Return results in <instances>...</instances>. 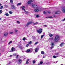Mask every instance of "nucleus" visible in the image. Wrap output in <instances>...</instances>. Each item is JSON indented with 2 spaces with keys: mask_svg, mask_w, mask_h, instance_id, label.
<instances>
[{
  "mask_svg": "<svg viewBox=\"0 0 65 65\" xmlns=\"http://www.w3.org/2000/svg\"><path fill=\"white\" fill-rule=\"evenodd\" d=\"M59 39L60 38H59V36L57 35L55 37V38L54 41H55L57 42V41H58V40H59Z\"/></svg>",
  "mask_w": 65,
  "mask_h": 65,
  "instance_id": "1",
  "label": "nucleus"
},
{
  "mask_svg": "<svg viewBox=\"0 0 65 65\" xmlns=\"http://www.w3.org/2000/svg\"><path fill=\"white\" fill-rule=\"evenodd\" d=\"M42 28H40L39 30L38 29L37 30V31L38 33H39V34H41V32H42Z\"/></svg>",
  "mask_w": 65,
  "mask_h": 65,
  "instance_id": "2",
  "label": "nucleus"
},
{
  "mask_svg": "<svg viewBox=\"0 0 65 65\" xmlns=\"http://www.w3.org/2000/svg\"><path fill=\"white\" fill-rule=\"evenodd\" d=\"M33 23V22H28L27 24H26V26L27 27H28V26L30 24H32Z\"/></svg>",
  "mask_w": 65,
  "mask_h": 65,
  "instance_id": "3",
  "label": "nucleus"
},
{
  "mask_svg": "<svg viewBox=\"0 0 65 65\" xmlns=\"http://www.w3.org/2000/svg\"><path fill=\"white\" fill-rule=\"evenodd\" d=\"M11 50L12 51H10V52H12L13 51H16V50H15V49L13 47H12Z\"/></svg>",
  "mask_w": 65,
  "mask_h": 65,
  "instance_id": "4",
  "label": "nucleus"
},
{
  "mask_svg": "<svg viewBox=\"0 0 65 65\" xmlns=\"http://www.w3.org/2000/svg\"><path fill=\"white\" fill-rule=\"evenodd\" d=\"M32 6H32V7H34V8H37V6L36 5H33L32 4Z\"/></svg>",
  "mask_w": 65,
  "mask_h": 65,
  "instance_id": "5",
  "label": "nucleus"
},
{
  "mask_svg": "<svg viewBox=\"0 0 65 65\" xmlns=\"http://www.w3.org/2000/svg\"><path fill=\"white\" fill-rule=\"evenodd\" d=\"M12 9H14L15 8V7L13 5H12L11 6Z\"/></svg>",
  "mask_w": 65,
  "mask_h": 65,
  "instance_id": "6",
  "label": "nucleus"
},
{
  "mask_svg": "<svg viewBox=\"0 0 65 65\" xmlns=\"http://www.w3.org/2000/svg\"><path fill=\"white\" fill-rule=\"evenodd\" d=\"M62 11L63 12H65V7H63L62 9Z\"/></svg>",
  "mask_w": 65,
  "mask_h": 65,
  "instance_id": "7",
  "label": "nucleus"
},
{
  "mask_svg": "<svg viewBox=\"0 0 65 65\" xmlns=\"http://www.w3.org/2000/svg\"><path fill=\"white\" fill-rule=\"evenodd\" d=\"M33 2L32 0H29V1L27 3L29 4H30L31 3V2Z\"/></svg>",
  "mask_w": 65,
  "mask_h": 65,
  "instance_id": "8",
  "label": "nucleus"
},
{
  "mask_svg": "<svg viewBox=\"0 0 65 65\" xmlns=\"http://www.w3.org/2000/svg\"><path fill=\"white\" fill-rule=\"evenodd\" d=\"M8 35V32H5L4 33V35L5 36H7Z\"/></svg>",
  "mask_w": 65,
  "mask_h": 65,
  "instance_id": "9",
  "label": "nucleus"
},
{
  "mask_svg": "<svg viewBox=\"0 0 65 65\" xmlns=\"http://www.w3.org/2000/svg\"><path fill=\"white\" fill-rule=\"evenodd\" d=\"M48 35L49 36H50V37H53V34H49Z\"/></svg>",
  "mask_w": 65,
  "mask_h": 65,
  "instance_id": "10",
  "label": "nucleus"
},
{
  "mask_svg": "<svg viewBox=\"0 0 65 65\" xmlns=\"http://www.w3.org/2000/svg\"><path fill=\"white\" fill-rule=\"evenodd\" d=\"M59 13H60V12L59 11H57L55 13V14H59Z\"/></svg>",
  "mask_w": 65,
  "mask_h": 65,
  "instance_id": "11",
  "label": "nucleus"
},
{
  "mask_svg": "<svg viewBox=\"0 0 65 65\" xmlns=\"http://www.w3.org/2000/svg\"><path fill=\"white\" fill-rule=\"evenodd\" d=\"M39 11V10L38 9H35V12H38V11Z\"/></svg>",
  "mask_w": 65,
  "mask_h": 65,
  "instance_id": "12",
  "label": "nucleus"
},
{
  "mask_svg": "<svg viewBox=\"0 0 65 65\" xmlns=\"http://www.w3.org/2000/svg\"><path fill=\"white\" fill-rule=\"evenodd\" d=\"M46 18H47V19H48V18H53V17L52 16L47 17H46Z\"/></svg>",
  "mask_w": 65,
  "mask_h": 65,
  "instance_id": "13",
  "label": "nucleus"
},
{
  "mask_svg": "<svg viewBox=\"0 0 65 65\" xmlns=\"http://www.w3.org/2000/svg\"><path fill=\"white\" fill-rule=\"evenodd\" d=\"M64 43H62L60 45V46H63V44H64Z\"/></svg>",
  "mask_w": 65,
  "mask_h": 65,
  "instance_id": "14",
  "label": "nucleus"
},
{
  "mask_svg": "<svg viewBox=\"0 0 65 65\" xmlns=\"http://www.w3.org/2000/svg\"><path fill=\"white\" fill-rule=\"evenodd\" d=\"M10 2L11 3V4H13V0H10Z\"/></svg>",
  "mask_w": 65,
  "mask_h": 65,
  "instance_id": "15",
  "label": "nucleus"
},
{
  "mask_svg": "<svg viewBox=\"0 0 65 65\" xmlns=\"http://www.w3.org/2000/svg\"><path fill=\"white\" fill-rule=\"evenodd\" d=\"M35 52H38V48H36L35 49Z\"/></svg>",
  "mask_w": 65,
  "mask_h": 65,
  "instance_id": "16",
  "label": "nucleus"
},
{
  "mask_svg": "<svg viewBox=\"0 0 65 65\" xmlns=\"http://www.w3.org/2000/svg\"><path fill=\"white\" fill-rule=\"evenodd\" d=\"M44 52L43 51H42L41 53V54L42 55H44Z\"/></svg>",
  "mask_w": 65,
  "mask_h": 65,
  "instance_id": "17",
  "label": "nucleus"
},
{
  "mask_svg": "<svg viewBox=\"0 0 65 65\" xmlns=\"http://www.w3.org/2000/svg\"><path fill=\"white\" fill-rule=\"evenodd\" d=\"M5 15H6V16H9V14L8 13H6L5 14Z\"/></svg>",
  "mask_w": 65,
  "mask_h": 65,
  "instance_id": "18",
  "label": "nucleus"
},
{
  "mask_svg": "<svg viewBox=\"0 0 65 65\" xmlns=\"http://www.w3.org/2000/svg\"><path fill=\"white\" fill-rule=\"evenodd\" d=\"M21 4H22L21 3H19L17 4V6H19V5H20Z\"/></svg>",
  "mask_w": 65,
  "mask_h": 65,
  "instance_id": "19",
  "label": "nucleus"
},
{
  "mask_svg": "<svg viewBox=\"0 0 65 65\" xmlns=\"http://www.w3.org/2000/svg\"><path fill=\"white\" fill-rule=\"evenodd\" d=\"M38 22H36V23H35L33 24V25H37V24H38Z\"/></svg>",
  "mask_w": 65,
  "mask_h": 65,
  "instance_id": "20",
  "label": "nucleus"
},
{
  "mask_svg": "<svg viewBox=\"0 0 65 65\" xmlns=\"http://www.w3.org/2000/svg\"><path fill=\"white\" fill-rule=\"evenodd\" d=\"M30 51L31 50H30V49H28L26 51V52H27V53H28L29 52H30Z\"/></svg>",
  "mask_w": 65,
  "mask_h": 65,
  "instance_id": "21",
  "label": "nucleus"
},
{
  "mask_svg": "<svg viewBox=\"0 0 65 65\" xmlns=\"http://www.w3.org/2000/svg\"><path fill=\"white\" fill-rule=\"evenodd\" d=\"M38 43V42H37L34 44V45H35L37 44Z\"/></svg>",
  "mask_w": 65,
  "mask_h": 65,
  "instance_id": "22",
  "label": "nucleus"
},
{
  "mask_svg": "<svg viewBox=\"0 0 65 65\" xmlns=\"http://www.w3.org/2000/svg\"><path fill=\"white\" fill-rule=\"evenodd\" d=\"M3 6H2L0 7V9H2L3 8Z\"/></svg>",
  "mask_w": 65,
  "mask_h": 65,
  "instance_id": "23",
  "label": "nucleus"
},
{
  "mask_svg": "<svg viewBox=\"0 0 65 65\" xmlns=\"http://www.w3.org/2000/svg\"><path fill=\"white\" fill-rule=\"evenodd\" d=\"M43 36H44V35H42V36H41V38L42 39V38L43 37Z\"/></svg>",
  "mask_w": 65,
  "mask_h": 65,
  "instance_id": "24",
  "label": "nucleus"
},
{
  "mask_svg": "<svg viewBox=\"0 0 65 65\" xmlns=\"http://www.w3.org/2000/svg\"><path fill=\"white\" fill-rule=\"evenodd\" d=\"M12 41H10L8 43V44H10V43H12Z\"/></svg>",
  "mask_w": 65,
  "mask_h": 65,
  "instance_id": "25",
  "label": "nucleus"
},
{
  "mask_svg": "<svg viewBox=\"0 0 65 65\" xmlns=\"http://www.w3.org/2000/svg\"><path fill=\"white\" fill-rule=\"evenodd\" d=\"M54 47V46H52V47L50 48V50H51L52 49V48H53Z\"/></svg>",
  "mask_w": 65,
  "mask_h": 65,
  "instance_id": "26",
  "label": "nucleus"
},
{
  "mask_svg": "<svg viewBox=\"0 0 65 65\" xmlns=\"http://www.w3.org/2000/svg\"><path fill=\"white\" fill-rule=\"evenodd\" d=\"M53 57L54 58H57V56L54 55L53 56Z\"/></svg>",
  "mask_w": 65,
  "mask_h": 65,
  "instance_id": "27",
  "label": "nucleus"
},
{
  "mask_svg": "<svg viewBox=\"0 0 65 65\" xmlns=\"http://www.w3.org/2000/svg\"><path fill=\"white\" fill-rule=\"evenodd\" d=\"M23 40H24V41L26 40V38H23Z\"/></svg>",
  "mask_w": 65,
  "mask_h": 65,
  "instance_id": "28",
  "label": "nucleus"
},
{
  "mask_svg": "<svg viewBox=\"0 0 65 65\" xmlns=\"http://www.w3.org/2000/svg\"><path fill=\"white\" fill-rule=\"evenodd\" d=\"M9 13L10 14H12V12L11 11H10L9 12Z\"/></svg>",
  "mask_w": 65,
  "mask_h": 65,
  "instance_id": "29",
  "label": "nucleus"
},
{
  "mask_svg": "<svg viewBox=\"0 0 65 65\" xmlns=\"http://www.w3.org/2000/svg\"><path fill=\"white\" fill-rule=\"evenodd\" d=\"M32 43V41H30L28 43L29 44H31Z\"/></svg>",
  "mask_w": 65,
  "mask_h": 65,
  "instance_id": "30",
  "label": "nucleus"
},
{
  "mask_svg": "<svg viewBox=\"0 0 65 65\" xmlns=\"http://www.w3.org/2000/svg\"><path fill=\"white\" fill-rule=\"evenodd\" d=\"M44 14H46L47 13V12H45V11H44L43 12Z\"/></svg>",
  "mask_w": 65,
  "mask_h": 65,
  "instance_id": "31",
  "label": "nucleus"
},
{
  "mask_svg": "<svg viewBox=\"0 0 65 65\" xmlns=\"http://www.w3.org/2000/svg\"><path fill=\"white\" fill-rule=\"evenodd\" d=\"M52 46H53L54 45V43H52L51 44Z\"/></svg>",
  "mask_w": 65,
  "mask_h": 65,
  "instance_id": "32",
  "label": "nucleus"
},
{
  "mask_svg": "<svg viewBox=\"0 0 65 65\" xmlns=\"http://www.w3.org/2000/svg\"><path fill=\"white\" fill-rule=\"evenodd\" d=\"M35 62H36V61H35V60H34L33 61V64L35 63Z\"/></svg>",
  "mask_w": 65,
  "mask_h": 65,
  "instance_id": "33",
  "label": "nucleus"
},
{
  "mask_svg": "<svg viewBox=\"0 0 65 65\" xmlns=\"http://www.w3.org/2000/svg\"><path fill=\"white\" fill-rule=\"evenodd\" d=\"M36 17H37V18H38L39 17V15H36Z\"/></svg>",
  "mask_w": 65,
  "mask_h": 65,
  "instance_id": "34",
  "label": "nucleus"
},
{
  "mask_svg": "<svg viewBox=\"0 0 65 65\" xmlns=\"http://www.w3.org/2000/svg\"><path fill=\"white\" fill-rule=\"evenodd\" d=\"M17 23H18V24H20V22H19V21H17Z\"/></svg>",
  "mask_w": 65,
  "mask_h": 65,
  "instance_id": "35",
  "label": "nucleus"
},
{
  "mask_svg": "<svg viewBox=\"0 0 65 65\" xmlns=\"http://www.w3.org/2000/svg\"><path fill=\"white\" fill-rule=\"evenodd\" d=\"M28 46H29V44H28L26 45V47H28Z\"/></svg>",
  "mask_w": 65,
  "mask_h": 65,
  "instance_id": "36",
  "label": "nucleus"
},
{
  "mask_svg": "<svg viewBox=\"0 0 65 65\" xmlns=\"http://www.w3.org/2000/svg\"><path fill=\"white\" fill-rule=\"evenodd\" d=\"M18 56H19V55H17V56L16 57V59H18V58H19V57H18Z\"/></svg>",
  "mask_w": 65,
  "mask_h": 65,
  "instance_id": "37",
  "label": "nucleus"
},
{
  "mask_svg": "<svg viewBox=\"0 0 65 65\" xmlns=\"http://www.w3.org/2000/svg\"><path fill=\"white\" fill-rule=\"evenodd\" d=\"M42 63H43V61H41L40 62V64H42Z\"/></svg>",
  "mask_w": 65,
  "mask_h": 65,
  "instance_id": "38",
  "label": "nucleus"
},
{
  "mask_svg": "<svg viewBox=\"0 0 65 65\" xmlns=\"http://www.w3.org/2000/svg\"><path fill=\"white\" fill-rule=\"evenodd\" d=\"M26 63L27 64H29V62L28 61H26Z\"/></svg>",
  "mask_w": 65,
  "mask_h": 65,
  "instance_id": "39",
  "label": "nucleus"
},
{
  "mask_svg": "<svg viewBox=\"0 0 65 65\" xmlns=\"http://www.w3.org/2000/svg\"><path fill=\"white\" fill-rule=\"evenodd\" d=\"M2 10H0V14L2 13Z\"/></svg>",
  "mask_w": 65,
  "mask_h": 65,
  "instance_id": "40",
  "label": "nucleus"
},
{
  "mask_svg": "<svg viewBox=\"0 0 65 65\" xmlns=\"http://www.w3.org/2000/svg\"><path fill=\"white\" fill-rule=\"evenodd\" d=\"M18 31V30H15V32H17Z\"/></svg>",
  "mask_w": 65,
  "mask_h": 65,
  "instance_id": "41",
  "label": "nucleus"
},
{
  "mask_svg": "<svg viewBox=\"0 0 65 65\" xmlns=\"http://www.w3.org/2000/svg\"><path fill=\"white\" fill-rule=\"evenodd\" d=\"M13 33V32H9V34H12Z\"/></svg>",
  "mask_w": 65,
  "mask_h": 65,
  "instance_id": "42",
  "label": "nucleus"
},
{
  "mask_svg": "<svg viewBox=\"0 0 65 65\" xmlns=\"http://www.w3.org/2000/svg\"><path fill=\"white\" fill-rule=\"evenodd\" d=\"M24 11L26 13H28V12L26 11V10H24Z\"/></svg>",
  "mask_w": 65,
  "mask_h": 65,
  "instance_id": "43",
  "label": "nucleus"
},
{
  "mask_svg": "<svg viewBox=\"0 0 65 65\" xmlns=\"http://www.w3.org/2000/svg\"><path fill=\"white\" fill-rule=\"evenodd\" d=\"M51 12H50L49 11H48V13H50Z\"/></svg>",
  "mask_w": 65,
  "mask_h": 65,
  "instance_id": "44",
  "label": "nucleus"
},
{
  "mask_svg": "<svg viewBox=\"0 0 65 65\" xmlns=\"http://www.w3.org/2000/svg\"><path fill=\"white\" fill-rule=\"evenodd\" d=\"M44 27H47V25H44Z\"/></svg>",
  "mask_w": 65,
  "mask_h": 65,
  "instance_id": "45",
  "label": "nucleus"
},
{
  "mask_svg": "<svg viewBox=\"0 0 65 65\" xmlns=\"http://www.w3.org/2000/svg\"><path fill=\"white\" fill-rule=\"evenodd\" d=\"M22 61V60L20 59L19 60V62H20V61Z\"/></svg>",
  "mask_w": 65,
  "mask_h": 65,
  "instance_id": "46",
  "label": "nucleus"
},
{
  "mask_svg": "<svg viewBox=\"0 0 65 65\" xmlns=\"http://www.w3.org/2000/svg\"><path fill=\"white\" fill-rule=\"evenodd\" d=\"M22 8H25V6H23V7H22Z\"/></svg>",
  "mask_w": 65,
  "mask_h": 65,
  "instance_id": "47",
  "label": "nucleus"
},
{
  "mask_svg": "<svg viewBox=\"0 0 65 65\" xmlns=\"http://www.w3.org/2000/svg\"><path fill=\"white\" fill-rule=\"evenodd\" d=\"M22 10H24V11L25 10V9H24V8H22Z\"/></svg>",
  "mask_w": 65,
  "mask_h": 65,
  "instance_id": "48",
  "label": "nucleus"
},
{
  "mask_svg": "<svg viewBox=\"0 0 65 65\" xmlns=\"http://www.w3.org/2000/svg\"><path fill=\"white\" fill-rule=\"evenodd\" d=\"M51 39L52 40H53V39H54V38H51Z\"/></svg>",
  "mask_w": 65,
  "mask_h": 65,
  "instance_id": "49",
  "label": "nucleus"
},
{
  "mask_svg": "<svg viewBox=\"0 0 65 65\" xmlns=\"http://www.w3.org/2000/svg\"><path fill=\"white\" fill-rule=\"evenodd\" d=\"M53 17H55V15H53Z\"/></svg>",
  "mask_w": 65,
  "mask_h": 65,
  "instance_id": "50",
  "label": "nucleus"
},
{
  "mask_svg": "<svg viewBox=\"0 0 65 65\" xmlns=\"http://www.w3.org/2000/svg\"><path fill=\"white\" fill-rule=\"evenodd\" d=\"M45 56H43V58H45Z\"/></svg>",
  "mask_w": 65,
  "mask_h": 65,
  "instance_id": "51",
  "label": "nucleus"
},
{
  "mask_svg": "<svg viewBox=\"0 0 65 65\" xmlns=\"http://www.w3.org/2000/svg\"><path fill=\"white\" fill-rule=\"evenodd\" d=\"M26 61H29V60L28 59Z\"/></svg>",
  "mask_w": 65,
  "mask_h": 65,
  "instance_id": "52",
  "label": "nucleus"
},
{
  "mask_svg": "<svg viewBox=\"0 0 65 65\" xmlns=\"http://www.w3.org/2000/svg\"><path fill=\"white\" fill-rule=\"evenodd\" d=\"M0 20H1V18H0Z\"/></svg>",
  "mask_w": 65,
  "mask_h": 65,
  "instance_id": "53",
  "label": "nucleus"
},
{
  "mask_svg": "<svg viewBox=\"0 0 65 65\" xmlns=\"http://www.w3.org/2000/svg\"><path fill=\"white\" fill-rule=\"evenodd\" d=\"M12 56V55H10V57H11Z\"/></svg>",
  "mask_w": 65,
  "mask_h": 65,
  "instance_id": "54",
  "label": "nucleus"
},
{
  "mask_svg": "<svg viewBox=\"0 0 65 65\" xmlns=\"http://www.w3.org/2000/svg\"><path fill=\"white\" fill-rule=\"evenodd\" d=\"M1 4L0 3V6H1Z\"/></svg>",
  "mask_w": 65,
  "mask_h": 65,
  "instance_id": "55",
  "label": "nucleus"
},
{
  "mask_svg": "<svg viewBox=\"0 0 65 65\" xmlns=\"http://www.w3.org/2000/svg\"><path fill=\"white\" fill-rule=\"evenodd\" d=\"M60 65H63V64H61Z\"/></svg>",
  "mask_w": 65,
  "mask_h": 65,
  "instance_id": "56",
  "label": "nucleus"
},
{
  "mask_svg": "<svg viewBox=\"0 0 65 65\" xmlns=\"http://www.w3.org/2000/svg\"><path fill=\"white\" fill-rule=\"evenodd\" d=\"M31 52H32V50L31 51Z\"/></svg>",
  "mask_w": 65,
  "mask_h": 65,
  "instance_id": "57",
  "label": "nucleus"
},
{
  "mask_svg": "<svg viewBox=\"0 0 65 65\" xmlns=\"http://www.w3.org/2000/svg\"><path fill=\"white\" fill-rule=\"evenodd\" d=\"M0 55H1V54L0 53Z\"/></svg>",
  "mask_w": 65,
  "mask_h": 65,
  "instance_id": "58",
  "label": "nucleus"
},
{
  "mask_svg": "<svg viewBox=\"0 0 65 65\" xmlns=\"http://www.w3.org/2000/svg\"><path fill=\"white\" fill-rule=\"evenodd\" d=\"M14 55H15V54Z\"/></svg>",
  "mask_w": 65,
  "mask_h": 65,
  "instance_id": "59",
  "label": "nucleus"
}]
</instances>
